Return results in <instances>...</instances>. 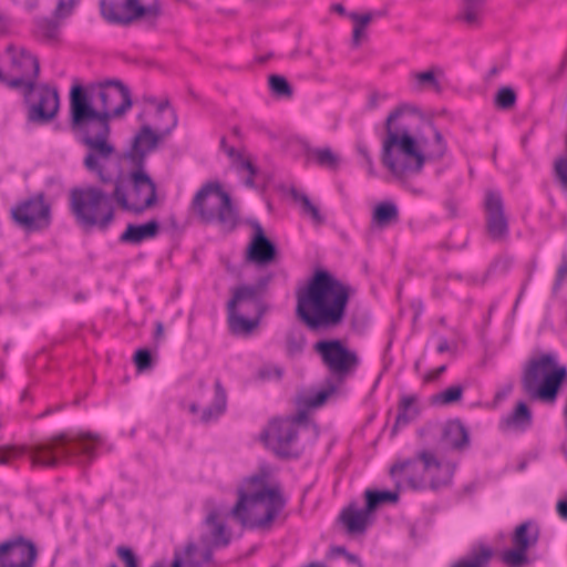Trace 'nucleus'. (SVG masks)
<instances>
[{
	"label": "nucleus",
	"mask_w": 567,
	"mask_h": 567,
	"mask_svg": "<svg viewBox=\"0 0 567 567\" xmlns=\"http://www.w3.org/2000/svg\"><path fill=\"white\" fill-rule=\"evenodd\" d=\"M131 106L130 91L120 82L100 83L89 91L81 86L71 90L72 127L87 150L84 165L103 183L112 179L107 164L115 154L110 121L123 116Z\"/></svg>",
	"instance_id": "1"
},
{
	"label": "nucleus",
	"mask_w": 567,
	"mask_h": 567,
	"mask_svg": "<svg viewBox=\"0 0 567 567\" xmlns=\"http://www.w3.org/2000/svg\"><path fill=\"white\" fill-rule=\"evenodd\" d=\"M417 114L408 106L393 110L385 121L381 161L398 179L421 172L425 162L440 158L445 153L443 137L432 125H417Z\"/></svg>",
	"instance_id": "2"
},
{
	"label": "nucleus",
	"mask_w": 567,
	"mask_h": 567,
	"mask_svg": "<svg viewBox=\"0 0 567 567\" xmlns=\"http://www.w3.org/2000/svg\"><path fill=\"white\" fill-rule=\"evenodd\" d=\"M352 289L327 270H317L297 292L298 318L311 330L339 326Z\"/></svg>",
	"instance_id": "3"
},
{
	"label": "nucleus",
	"mask_w": 567,
	"mask_h": 567,
	"mask_svg": "<svg viewBox=\"0 0 567 567\" xmlns=\"http://www.w3.org/2000/svg\"><path fill=\"white\" fill-rule=\"evenodd\" d=\"M279 487L267 476L250 477L238 489L233 514L249 527L268 526L282 508Z\"/></svg>",
	"instance_id": "4"
},
{
	"label": "nucleus",
	"mask_w": 567,
	"mask_h": 567,
	"mask_svg": "<svg viewBox=\"0 0 567 567\" xmlns=\"http://www.w3.org/2000/svg\"><path fill=\"white\" fill-rule=\"evenodd\" d=\"M112 197L116 205L133 214H144L159 204L156 183L141 161L130 169H122L116 177Z\"/></svg>",
	"instance_id": "5"
},
{
	"label": "nucleus",
	"mask_w": 567,
	"mask_h": 567,
	"mask_svg": "<svg viewBox=\"0 0 567 567\" xmlns=\"http://www.w3.org/2000/svg\"><path fill=\"white\" fill-rule=\"evenodd\" d=\"M566 380L567 368L555 355L543 353L530 358L526 363L522 386L532 400L553 403Z\"/></svg>",
	"instance_id": "6"
},
{
	"label": "nucleus",
	"mask_w": 567,
	"mask_h": 567,
	"mask_svg": "<svg viewBox=\"0 0 567 567\" xmlns=\"http://www.w3.org/2000/svg\"><path fill=\"white\" fill-rule=\"evenodd\" d=\"M70 205L76 220L85 226L105 227L114 218L109 194L95 185L72 188Z\"/></svg>",
	"instance_id": "7"
},
{
	"label": "nucleus",
	"mask_w": 567,
	"mask_h": 567,
	"mask_svg": "<svg viewBox=\"0 0 567 567\" xmlns=\"http://www.w3.org/2000/svg\"><path fill=\"white\" fill-rule=\"evenodd\" d=\"M192 210L205 223H219L227 227L236 224L230 196L219 182H208L198 189L192 202Z\"/></svg>",
	"instance_id": "8"
},
{
	"label": "nucleus",
	"mask_w": 567,
	"mask_h": 567,
	"mask_svg": "<svg viewBox=\"0 0 567 567\" xmlns=\"http://www.w3.org/2000/svg\"><path fill=\"white\" fill-rule=\"evenodd\" d=\"M261 289L243 285L233 290V298L228 302L229 326L234 333L247 334L259 322L262 313L260 305Z\"/></svg>",
	"instance_id": "9"
},
{
	"label": "nucleus",
	"mask_w": 567,
	"mask_h": 567,
	"mask_svg": "<svg viewBox=\"0 0 567 567\" xmlns=\"http://www.w3.org/2000/svg\"><path fill=\"white\" fill-rule=\"evenodd\" d=\"M101 10L104 18L111 22L124 24L144 22L148 25H155L163 12L162 4L157 0L150 3H144L143 0H123L121 3L102 0Z\"/></svg>",
	"instance_id": "10"
},
{
	"label": "nucleus",
	"mask_w": 567,
	"mask_h": 567,
	"mask_svg": "<svg viewBox=\"0 0 567 567\" xmlns=\"http://www.w3.org/2000/svg\"><path fill=\"white\" fill-rule=\"evenodd\" d=\"M306 421L303 414L291 419H275L262 433V441L280 455H291L292 444L297 440L299 426Z\"/></svg>",
	"instance_id": "11"
},
{
	"label": "nucleus",
	"mask_w": 567,
	"mask_h": 567,
	"mask_svg": "<svg viewBox=\"0 0 567 567\" xmlns=\"http://www.w3.org/2000/svg\"><path fill=\"white\" fill-rule=\"evenodd\" d=\"M324 365L333 373L346 375L358 364L357 353L338 339H324L313 344Z\"/></svg>",
	"instance_id": "12"
},
{
	"label": "nucleus",
	"mask_w": 567,
	"mask_h": 567,
	"mask_svg": "<svg viewBox=\"0 0 567 567\" xmlns=\"http://www.w3.org/2000/svg\"><path fill=\"white\" fill-rule=\"evenodd\" d=\"M33 466L54 467L62 463H72L75 450L68 445L65 435H59L27 449Z\"/></svg>",
	"instance_id": "13"
},
{
	"label": "nucleus",
	"mask_w": 567,
	"mask_h": 567,
	"mask_svg": "<svg viewBox=\"0 0 567 567\" xmlns=\"http://www.w3.org/2000/svg\"><path fill=\"white\" fill-rule=\"evenodd\" d=\"M29 104V118L44 122L53 118L59 111V94L54 87L47 84L32 86L29 92H22Z\"/></svg>",
	"instance_id": "14"
},
{
	"label": "nucleus",
	"mask_w": 567,
	"mask_h": 567,
	"mask_svg": "<svg viewBox=\"0 0 567 567\" xmlns=\"http://www.w3.org/2000/svg\"><path fill=\"white\" fill-rule=\"evenodd\" d=\"M50 205L38 195L17 205L12 209L13 219L29 230H38L50 224Z\"/></svg>",
	"instance_id": "15"
},
{
	"label": "nucleus",
	"mask_w": 567,
	"mask_h": 567,
	"mask_svg": "<svg viewBox=\"0 0 567 567\" xmlns=\"http://www.w3.org/2000/svg\"><path fill=\"white\" fill-rule=\"evenodd\" d=\"M138 121L164 135H167L176 124L174 111L167 100L147 101L138 115Z\"/></svg>",
	"instance_id": "16"
},
{
	"label": "nucleus",
	"mask_w": 567,
	"mask_h": 567,
	"mask_svg": "<svg viewBox=\"0 0 567 567\" xmlns=\"http://www.w3.org/2000/svg\"><path fill=\"white\" fill-rule=\"evenodd\" d=\"M486 231L493 240H504L508 235V219L504 212L501 195L487 190L485 195Z\"/></svg>",
	"instance_id": "17"
},
{
	"label": "nucleus",
	"mask_w": 567,
	"mask_h": 567,
	"mask_svg": "<svg viewBox=\"0 0 567 567\" xmlns=\"http://www.w3.org/2000/svg\"><path fill=\"white\" fill-rule=\"evenodd\" d=\"M430 454V451H421L415 460L393 465L391 474L400 481H405L414 488L426 486Z\"/></svg>",
	"instance_id": "18"
},
{
	"label": "nucleus",
	"mask_w": 567,
	"mask_h": 567,
	"mask_svg": "<svg viewBox=\"0 0 567 567\" xmlns=\"http://www.w3.org/2000/svg\"><path fill=\"white\" fill-rule=\"evenodd\" d=\"M37 557L34 545L17 539L0 545V567H32Z\"/></svg>",
	"instance_id": "19"
},
{
	"label": "nucleus",
	"mask_w": 567,
	"mask_h": 567,
	"mask_svg": "<svg viewBox=\"0 0 567 567\" xmlns=\"http://www.w3.org/2000/svg\"><path fill=\"white\" fill-rule=\"evenodd\" d=\"M277 259L275 245L266 237L260 225L254 227V235L246 249V260L258 266H268Z\"/></svg>",
	"instance_id": "20"
},
{
	"label": "nucleus",
	"mask_w": 567,
	"mask_h": 567,
	"mask_svg": "<svg viewBox=\"0 0 567 567\" xmlns=\"http://www.w3.org/2000/svg\"><path fill=\"white\" fill-rule=\"evenodd\" d=\"M164 136V134L155 132V130L141 123V127L133 140V154L128 155L125 161H131L134 165L141 161L143 164V157L153 151Z\"/></svg>",
	"instance_id": "21"
},
{
	"label": "nucleus",
	"mask_w": 567,
	"mask_h": 567,
	"mask_svg": "<svg viewBox=\"0 0 567 567\" xmlns=\"http://www.w3.org/2000/svg\"><path fill=\"white\" fill-rule=\"evenodd\" d=\"M372 512L365 507H359L357 505H349L344 509H342L339 522L342 528L349 535H360L364 533L368 525L371 523Z\"/></svg>",
	"instance_id": "22"
},
{
	"label": "nucleus",
	"mask_w": 567,
	"mask_h": 567,
	"mask_svg": "<svg viewBox=\"0 0 567 567\" xmlns=\"http://www.w3.org/2000/svg\"><path fill=\"white\" fill-rule=\"evenodd\" d=\"M225 402V392L220 384L216 383L214 389L205 396L204 402L200 405L190 404L189 410L194 414L200 413V420L208 421L224 410Z\"/></svg>",
	"instance_id": "23"
},
{
	"label": "nucleus",
	"mask_w": 567,
	"mask_h": 567,
	"mask_svg": "<svg viewBox=\"0 0 567 567\" xmlns=\"http://www.w3.org/2000/svg\"><path fill=\"white\" fill-rule=\"evenodd\" d=\"M454 467L449 463H443L431 452L430 465L427 471L426 486L439 488L451 483Z\"/></svg>",
	"instance_id": "24"
},
{
	"label": "nucleus",
	"mask_w": 567,
	"mask_h": 567,
	"mask_svg": "<svg viewBox=\"0 0 567 567\" xmlns=\"http://www.w3.org/2000/svg\"><path fill=\"white\" fill-rule=\"evenodd\" d=\"M206 524L209 532V543L213 546L226 545L229 540V533L225 526L224 514L214 508L209 512Z\"/></svg>",
	"instance_id": "25"
},
{
	"label": "nucleus",
	"mask_w": 567,
	"mask_h": 567,
	"mask_svg": "<svg viewBox=\"0 0 567 567\" xmlns=\"http://www.w3.org/2000/svg\"><path fill=\"white\" fill-rule=\"evenodd\" d=\"M159 230V225L156 220L152 219L140 225H128L122 234L124 241L138 244L143 240L154 238Z\"/></svg>",
	"instance_id": "26"
},
{
	"label": "nucleus",
	"mask_w": 567,
	"mask_h": 567,
	"mask_svg": "<svg viewBox=\"0 0 567 567\" xmlns=\"http://www.w3.org/2000/svg\"><path fill=\"white\" fill-rule=\"evenodd\" d=\"M443 439L452 447L460 449L468 444V432L458 420H451L443 426Z\"/></svg>",
	"instance_id": "27"
},
{
	"label": "nucleus",
	"mask_w": 567,
	"mask_h": 567,
	"mask_svg": "<svg viewBox=\"0 0 567 567\" xmlns=\"http://www.w3.org/2000/svg\"><path fill=\"white\" fill-rule=\"evenodd\" d=\"M442 75V71L439 68H431L425 71L414 72L411 74V80L414 87L419 91L427 90L433 92H440L441 85L439 78Z\"/></svg>",
	"instance_id": "28"
},
{
	"label": "nucleus",
	"mask_w": 567,
	"mask_h": 567,
	"mask_svg": "<svg viewBox=\"0 0 567 567\" xmlns=\"http://www.w3.org/2000/svg\"><path fill=\"white\" fill-rule=\"evenodd\" d=\"M308 161L328 169H337L340 165L341 157L330 147L312 148L308 151Z\"/></svg>",
	"instance_id": "29"
},
{
	"label": "nucleus",
	"mask_w": 567,
	"mask_h": 567,
	"mask_svg": "<svg viewBox=\"0 0 567 567\" xmlns=\"http://www.w3.org/2000/svg\"><path fill=\"white\" fill-rule=\"evenodd\" d=\"M398 219V208L391 202L378 204L372 214V223L378 227H385Z\"/></svg>",
	"instance_id": "30"
},
{
	"label": "nucleus",
	"mask_w": 567,
	"mask_h": 567,
	"mask_svg": "<svg viewBox=\"0 0 567 567\" xmlns=\"http://www.w3.org/2000/svg\"><path fill=\"white\" fill-rule=\"evenodd\" d=\"M493 556V550L484 545L475 548L471 556L457 561L452 567H486Z\"/></svg>",
	"instance_id": "31"
},
{
	"label": "nucleus",
	"mask_w": 567,
	"mask_h": 567,
	"mask_svg": "<svg viewBox=\"0 0 567 567\" xmlns=\"http://www.w3.org/2000/svg\"><path fill=\"white\" fill-rule=\"evenodd\" d=\"M349 18L353 22V34L352 42L354 47H359L361 42L367 38V27L371 22L373 14L371 12L357 13L352 12Z\"/></svg>",
	"instance_id": "32"
},
{
	"label": "nucleus",
	"mask_w": 567,
	"mask_h": 567,
	"mask_svg": "<svg viewBox=\"0 0 567 567\" xmlns=\"http://www.w3.org/2000/svg\"><path fill=\"white\" fill-rule=\"evenodd\" d=\"M417 399L414 395H405L401 399L395 426L406 424L419 414Z\"/></svg>",
	"instance_id": "33"
},
{
	"label": "nucleus",
	"mask_w": 567,
	"mask_h": 567,
	"mask_svg": "<svg viewBox=\"0 0 567 567\" xmlns=\"http://www.w3.org/2000/svg\"><path fill=\"white\" fill-rule=\"evenodd\" d=\"M537 539L538 530L529 524H522L515 530L514 544L525 550L535 545Z\"/></svg>",
	"instance_id": "34"
},
{
	"label": "nucleus",
	"mask_w": 567,
	"mask_h": 567,
	"mask_svg": "<svg viewBox=\"0 0 567 567\" xmlns=\"http://www.w3.org/2000/svg\"><path fill=\"white\" fill-rule=\"evenodd\" d=\"M226 152H227L228 156L233 158L234 164L237 166L238 169L248 172V177H247L246 183L251 186L254 184V177L257 174V169H256L251 158L248 156H245L244 154L234 150L233 147L227 148Z\"/></svg>",
	"instance_id": "35"
},
{
	"label": "nucleus",
	"mask_w": 567,
	"mask_h": 567,
	"mask_svg": "<svg viewBox=\"0 0 567 567\" xmlns=\"http://www.w3.org/2000/svg\"><path fill=\"white\" fill-rule=\"evenodd\" d=\"M99 442L100 439L96 435H92L90 433H82L79 434L75 439L68 440V445L70 446V443H74L82 454L89 456L90 458H93L94 449Z\"/></svg>",
	"instance_id": "36"
},
{
	"label": "nucleus",
	"mask_w": 567,
	"mask_h": 567,
	"mask_svg": "<svg viewBox=\"0 0 567 567\" xmlns=\"http://www.w3.org/2000/svg\"><path fill=\"white\" fill-rule=\"evenodd\" d=\"M398 499V494L393 492H374L367 491L365 492V502L368 508L373 513V511L383 503H394Z\"/></svg>",
	"instance_id": "37"
},
{
	"label": "nucleus",
	"mask_w": 567,
	"mask_h": 567,
	"mask_svg": "<svg viewBox=\"0 0 567 567\" xmlns=\"http://www.w3.org/2000/svg\"><path fill=\"white\" fill-rule=\"evenodd\" d=\"M526 551L527 550L516 546L514 549L504 551L502 559L509 567H520L528 561Z\"/></svg>",
	"instance_id": "38"
},
{
	"label": "nucleus",
	"mask_w": 567,
	"mask_h": 567,
	"mask_svg": "<svg viewBox=\"0 0 567 567\" xmlns=\"http://www.w3.org/2000/svg\"><path fill=\"white\" fill-rule=\"evenodd\" d=\"M270 90L278 96H285V97H291L292 96V89L290 84L288 83L287 79L277 75L271 74L268 79Z\"/></svg>",
	"instance_id": "39"
},
{
	"label": "nucleus",
	"mask_w": 567,
	"mask_h": 567,
	"mask_svg": "<svg viewBox=\"0 0 567 567\" xmlns=\"http://www.w3.org/2000/svg\"><path fill=\"white\" fill-rule=\"evenodd\" d=\"M463 388L453 385L433 396V402L437 404H451L461 400Z\"/></svg>",
	"instance_id": "40"
},
{
	"label": "nucleus",
	"mask_w": 567,
	"mask_h": 567,
	"mask_svg": "<svg viewBox=\"0 0 567 567\" xmlns=\"http://www.w3.org/2000/svg\"><path fill=\"white\" fill-rule=\"evenodd\" d=\"M516 102V94L511 87H502L495 95V104L499 109H511Z\"/></svg>",
	"instance_id": "41"
},
{
	"label": "nucleus",
	"mask_w": 567,
	"mask_h": 567,
	"mask_svg": "<svg viewBox=\"0 0 567 567\" xmlns=\"http://www.w3.org/2000/svg\"><path fill=\"white\" fill-rule=\"evenodd\" d=\"M27 453L24 446H8L0 449V464H8Z\"/></svg>",
	"instance_id": "42"
},
{
	"label": "nucleus",
	"mask_w": 567,
	"mask_h": 567,
	"mask_svg": "<svg viewBox=\"0 0 567 567\" xmlns=\"http://www.w3.org/2000/svg\"><path fill=\"white\" fill-rule=\"evenodd\" d=\"M299 202L302 205L303 213L309 215L315 223L321 224L323 221V216L319 208L307 196H301Z\"/></svg>",
	"instance_id": "43"
},
{
	"label": "nucleus",
	"mask_w": 567,
	"mask_h": 567,
	"mask_svg": "<svg viewBox=\"0 0 567 567\" xmlns=\"http://www.w3.org/2000/svg\"><path fill=\"white\" fill-rule=\"evenodd\" d=\"M299 202L302 205L303 213L309 215L315 223L321 224L323 221V216L319 208L307 196H301Z\"/></svg>",
	"instance_id": "44"
},
{
	"label": "nucleus",
	"mask_w": 567,
	"mask_h": 567,
	"mask_svg": "<svg viewBox=\"0 0 567 567\" xmlns=\"http://www.w3.org/2000/svg\"><path fill=\"white\" fill-rule=\"evenodd\" d=\"M134 363L138 372L147 370L152 367V355L148 350L140 349L134 354Z\"/></svg>",
	"instance_id": "45"
},
{
	"label": "nucleus",
	"mask_w": 567,
	"mask_h": 567,
	"mask_svg": "<svg viewBox=\"0 0 567 567\" xmlns=\"http://www.w3.org/2000/svg\"><path fill=\"white\" fill-rule=\"evenodd\" d=\"M480 3H471L468 2L467 7L464 9L462 13V19L467 24H476L481 19V9Z\"/></svg>",
	"instance_id": "46"
},
{
	"label": "nucleus",
	"mask_w": 567,
	"mask_h": 567,
	"mask_svg": "<svg viewBox=\"0 0 567 567\" xmlns=\"http://www.w3.org/2000/svg\"><path fill=\"white\" fill-rule=\"evenodd\" d=\"M530 420V413L527 405L524 402H519L511 417L513 424L528 423Z\"/></svg>",
	"instance_id": "47"
},
{
	"label": "nucleus",
	"mask_w": 567,
	"mask_h": 567,
	"mask_svg": "<svg viewBox=\"0 0 567 567\" xmlns=\"http://www.w3.org/2000/svg\"><path fill=\"white\" fill-rule=\"evenodd\" d=\"M55 2V16L58 18H64V17H68L72 10L74 9V7L76 6V3L79 2V0H53Z\"/></svg>",
	"instance_id": "48"
},
{
	"label": "nucleus",
	"mask_w": 567,
	"mask_h": 567,
	"mask_svg": "<svg viewBox=\"0 0 567 567\" xmlns=\"http://www.w3.org/2000/svg\"><path fill=\"white\" fill-rule=\"evenodd\" d=\"M333 392V389H322L316 392L311 398L306 399V403L310 406H319L323 404L327 398Z\"/></svg>",
	"instance_id": "49"
},
{
	"label": "nucleus",
	"mask_w": 567,
	"mask_h": 567,
	"mask_svg": "<svg viewBox=\"0 0 567 567\" xmlns=\"http://www.w3.org/2000/svg\"><path fill=\"white\" fill-rule=\"evenodd\" d=\"M117 554L122 558L126 567H137L136 558L130 548L120 547L117 549Z\"/></svg>",
	"instance_id": "50"
},
{
	"label": "nucleus",
	"mask_w": 567,
	"mask_h": 567,
	"mask_svg": "<svg viewBox=\"0 0 567 567\" xmlns=\"http://www.w3.org/2000/svg\"><path fill=\"white\" fill-rule=\"evenodd\" d=\"M567 278V259H563L561 264L559 265V268L557 270V280L555 284V289H559L564 281Z\"/></svg>",
	"instance_id": "51"
},
{
	"label": "nucleus",
	"mask_w": 567,
	"mask_h": 567,
	"mask_svg": "<svg viewBox=\"0 0 567 567\" xmlns=\"http://www.w3.org/2000/svg\"><path fill=\"white\" fill-rule=\"evenodd\" d=\"M358 151L362 155V157L365 159L367 164L369 165L370 173H373L372 157H371L367 146L359 145Z\"/></svg>",
	"instance_id": "52"
},
{
	"label": "nucleus",
	"mask_w": 567,
	"mask_h": 567,
	"mask_svg": "<svg viewBox=\"0 0 567 567\" xmlns=\"http://www.w3.org/2000/svg\"><path fill=\"white\" fill-rule=\"evenodd\" d=\"M557 511L563 518H567V498L558 502Z\"/></svg>",
	"instance_id": "53"
},
{
	"label": "nucleus",
	"mask_w": 567,
	"mask_h": 567,
	"mask_svg": "<svg viewBox=\"0 0 567 567\" xmlns=\"http://www.w3.org/2000/svg\"><path fill=\"white\" fill-rule=\"evenodd\" d=\"M195 551H196V546H195V545H192V544H190V545H188V546L186 547V549H185V554H186V556H187V558H188L189 563H192V564H195V563H196V560H195V558H194V554H195Z\"/></svg>",
	"instance_id": "54"
},
{
	"label": "nucleus",
	"mask_w": 567,
	"mask_h": 567,
	"mask_svg": "<svg viewBox=\"0 0 567 567\" xmlns=\"http://www.w3.org/2000/svg\"><path fill=\"white\" fill-rule=\"evenodd\" d=\"M334 10H336L337 12L341 13V14H342V13H344V9H343V7H342L341 4L336 6V7H334Z\"/></svg>",
	"instance_id": "55"
},
{
	"label": "nucleus",
	"mask_w": 567,
	"mask_h": 567,
	"mask_svg": "<svg viewBox=\"0 0 567 567\" xmlns=\"http://www.w3.org/2000/svg\"><path fill=\"white\" fill-rule=\"evenodd\" d=\"M467 2H471V3H480L481 0H466Z\"/></svg>",
	"instance_id": "56"
}]
</instances>
